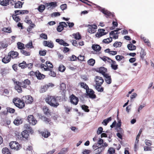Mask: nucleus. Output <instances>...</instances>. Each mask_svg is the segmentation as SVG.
<instances>
[{
    "mask_svg": "<svg viewBox=\"0 0 154 154\" xmlns=\"http://www.w3.org/2000/svg\"><path fill=\"white\" fill-rule=\"evenodd\" d=\"M27 120L29 123L33 125H35L37 123L36 119L32 115H29L27 118Z\"/></svg>",
    "mask_w": 154,
    "mask_h": 154,
    "instance_id": "6",
    "label": "nucleus"
},
{
    "mask_svg": "<svg viewBox=\"0 0 154 154\" xmlns=\"http://www.w3.org/2000/svg\"><path fill=\"white\" fill-rule=\"evenodd\" d=\"M60 8L63 11L66 9V4H62L60 5Z\"/></svg>",
    "mask_w": 154,
    "mask_h": 154,
    "instance_id": "63",
    "label": "nucleus"
},
{
    "mask_svg": "<svg viewBox=\"0 0 154 154\" xmlns=\"http://www.w3.org/2000/svg\"><path fill=\"white\" fill-rule=\"evenodd\" d=\"M80 85L81 87L85 89L86 90V91L89 89L88 85L84 82L81 83Z\"/></svg>",
    "mask_w": 154,
    "mask_h": 154,
    "instance_id": "40",
    "label": "nucleus"
},
{
    "mask_svg": "<svg viewBox=\"0 0 154 154\" xmlns=\"http://www.w3.org/2000/svg\"><path fill=\"white\" fill-rule=\"evenodd\" d=\"M50 135V133L46 131L43 132L42 134V136H43L45 138H47Z\"/></svg>",
    "mask_w": 154,
    "mask_h": 154,
    "instance_id": "38",
    "label": "nucleus"
},
{
    "mask_svg": "<svg viewBox=\"0 0 154 154\" xmlns=\"http://www.w3.org/2000/svg\"><path fill=\"white\" fill-rule=\"evenodd\" d=\"M8 56H10L11 58L14 59L18 57L19 53L17 51H11L8 53Z\"/></svg>",
    "mask_w": 154,
    "mask_h": 154,
    "instance_id": "11",
    "label": "nucleus"
},
{
    "mask_svg": "<svg viewBox=\"0 0 154 154\" xmlns=\"http://www.w3.org/2000/svg\"><path fill=\"white\" fill-rule=\"evenodd\" d=\"M116 60L118 61L123 62L124 61L125 57L122 56L118 55L115 57Z\"/></svg>",
    "mask_w": 154,
    "mask_h": 154,
    "instance_id": "25",
    "label": "nucleus"
},
{
    "mask_svg": "<svg viewBox=\"0 0 154 154\" xmlns=\"http://www.w3.org/2000/svg\"><path fill=\"white\" fill-rule=\"evenodd\" d=\"M15 109L10 107H8L7 109L8 112L11 113H14L15 112Z\"/></svg>",
    "mask_w": 154,
    "mask_h": 154,
    "instance_id": "64",
    "label": "nucleus"
},
{
    "mask_svg": "<svg viewBox=\"0 0 154 154\" xmlns=\"http://www.w3.org/2000/svg\"><path fill=\"white\" fill-rule=\"evenodd\" d=\"M108 152L110 154H113L115 152V150L113 148L111 147L109 149Z\"/></svg>",
    "mask_w": 154,
    "mask_h": 154,
    "instance_id": "56",
    "label": "nucleus"
},
{
    "mask_svg": "<svg viewBox=\"0 0 154 154\" xmlns=\"http://www.w3.org/2000/svg\"><path fill=\"white\" fill-rule=\"evenodd\" d=\"M60 89L62 91L65 90L66 88V84L64 83H62L60 84Z\"/></svg>",
    "mask_w": 154,
    "mask_h": 154,
    "instance_id": "57",
    "label": "nucleus"
},
{
    "mask_svg": "<svg viewBox=\"0 0 154 154\" xmlns=\"http://www.w3.org/2000/svg\"><path fill=\"white\" fill-rule=\"evenodd\" d=\"M56 42L60 45H63L64 46H68L69 45L67 43L65 42L63 40L59 39H57Z\"/></svg>",
    "mask_w": 154,
    "mask_h": 154,
    "instance_id": "17",
    "label": "nucleus"
},
{
    "mask_svg": "<svg viewBox=\"0 0 154 154\" xmlns=\"http://www.w3.org/2000/svg\"><path fill=\"white\" fill-rule=\"evenodd\" d=\"M2 31L5 32L10 33L11 32V30L10 28H4L2 29Z\"/></svg>",
    "mask_w": 154,
    "mask_h": 154,
    "instance_id": "50",
    "label": "nucleus"
},
{
    "mask_svg": "<svg viewBox=\"0 0 154 154\" xmlns=\"http://www.w3.org/2000/svg\"><path fill=\"white\" fill-rule=\"evenodd\" d=\"M11 58L10 56H8V54L7 56H5L2 59V61L5 63H9L11 60Z\"/></svg>",
    "mask_w": 154,
    "mask_h": 154,
    "instance_id": "18",
    "label": "nucleus"
},
{
    "mask_svg": "<svg viewBox=\"0 0 154 154\" xmlns=\"http://www.w3.org/2000/svg\"><path fill=\"white\" fill-rule=\"evenodd\" d=\"M45 6L44 5H39L38 8V10L40 12H42L45 10Z\"/></svg>",
    "mask_w": 154,
    "mask_h": 154,
    "instance_id": "35",
    "label": "nucleus"
},
{
    "mask_svg": "<svg viewBox=\"0 0 154 154\" xmlns=\"http://www.w3.org/2000/svg\"><path fill=\"white\" fill-rule=\"evenodd\" d=\"M45 100L51 106L54 107L56 108L59 105L55 96H48L45 99Z\"/></svg>",
    "mask_w": 154,
    "mask_h": 154,
    "instance_id": "1",
    "label": "nucleus"
},
{
    "mask_svg": "<svg viewBox=\"0 0 154 154\" xmlns=\"http://www.w3.org/2000/svg\"><path fill=\"white\" fill-rule=\"evenodd\" d=\"M17 45L18 48L19 49L21 50L25 48L24 45L20 42H18L17 43Z\"/></svg>",
    "mask_w": 154,
    "mask_h": 154,
    "instance_id": "39",
    "label": "nucleus"
},
{
    "mask_svg": "<svg viewBox=\"0 0 154 154\" xmlns=\"http://www.w3.org/2000/svg\"><path fill=\"white\" fill-rule=\"evenodd\" d=\"M128 49L130 51L134 50L136 49V46L132 44H128L127 45Z\"/></svg>",
    "mask_w": 154,
    "mask_h": 154,
    "instance_id": "30",
    "label": "nucleus"
},
{
    "mask_svg": "<svg viewBox=\"0 0 154 154\" xmlns=\"http://www.w3.org/2000/svg\"><path fill=\"white\" fill-rule=\"evenodd\" d=\"M95 81L97 85L98 86H100L104 81L102 78L99 76H96Z\"/></svg>",
    "mask_w": 154,
    "mask_h": 154,
    "instance_id": "13",
    "label": "nucleus"
},
{
    "mask_svg": "<svg viewBox=\"0 0 154 154\" xmlns=\"http://www.w3.org/2000/svg\"><path fill=\"white\" fill-rule=\"evenodd\" d=\"M40 36L41 38L45 40L47 39L48 38L47 35L45 33L41 34Z\"/></svg>",
    "mask_w": 154,
    "mask_h": 154,
    "instance_id": "60",
    "label": "nucleus"
},
{
    "mask_svg": "<svg viewBox=\"0 0 154 154\" xmlns=\"http://www.w3.org/2000/svg\"><path fill=\"white\" fill-rule=\"evenodd\" d=\"M95 63L94 60L93 59H91L88 61V64L91 66H93Z\"/></svg>",
    "mask_w": 154,
    "mask_h": 154,
    "instance_id": "42",
    "label": "nucleus"
},
{
    "mask_svg": "<svg viewBox=\"0 0 154 154\" xmlns=\"http://www.w3.org/2000/svg\"><path fill=\"white\" fill-rule=\"evenodd\" d=\"M95 89L98 91L101 92L103 91V88L101 87L100 86L97 85L95 86Z\"/></svg>",
    "mask_w": 154,
    "mask_h": 154,
    "instance_id": "55",
    "label": "nucleus"
},
{
    "mask_svg": "<svg viewBox=\"0 0 154 154\" xmlns=\"http://www.w3.org/2000/svg\"><path fill=\"white\" fill-rule=\"evenodd\" d=\"M48 74L51 76L53 77H55L56 75V73L54 71H52L50 69Z\"/></svg>",
    "mask_w": 154,
    "mask_h": 154,
    "instance_id": "51",
    "label": "nucleus"
},
{
    "mask_svg": "<svg viewBox=\"0 0 154 154\" xmlns=\"http://www.w3.org/2000/svg\"><path fill=\"white\" fill-rule=\"evenodd\" d=\"M13 102L16 106L20 109H22L25 106L24 102L18 98H14L13 100Z\"/></svg>",
    "mask_w": 154,
    "mask_h": 154,
    "instance_id": "2",
    "label": "nucleus"
},
{
    "mask_svg": "<svg viewBox=\"0 0 154 154\" xmlns=\"http://www.w3.org/2000/svg\"><path fill=\"white\" fill-rule=\"evenodd\" d=\"M9 146L11 149L16 150L19 149L20 148L19 144L16 141L11 142L9 143Z\"/></svg>",
    "mask_w": 154,
    "mask_h": 154,
    "instance_id": "3",
    "label": "nucleus"
},
{
    "mask_svg": "<svg viewBox=\"0 0 154 154\" xmlns=\"http://www.w3.org/2000/svg\"><path fill=\"white\" fill-rule=\"evenodd\" d=\"M110 64L112 69L116 70L118 69V65L116 64V61L112 60Z\"/></svg>",
    "mask_w": 154,
    "mask_h": 154,
    "instance_id": "22",
    "label": "nucleus"
},
{
    "mask_svg": "<svg viewBox=\"0 0 154 154\" xmlns=\"http://www.w3.org/2000/svg\"><path fill=\"white\" fill-rule=\"evenodd\" d=\"M104 76L105 78V80L106 82L108 84H110L112 82L111 76L107 74H105Z\"/></svg>",
    "mask_w": 154,
    "mask_h": 154,
    "instance_id": "23",
    "label": "nucleus"
},
{
    "mask_svg": "<svg viewBox=\"0 0 154 154\" xmlns=\"http://www.w3.org/2000/svg\"><path fill=\"white\" fill-rule=\"evenodd\" d=\"M122 43L120 42H116L113 44V46L115 48L120 47L121 46Z\"/></svg>",
    "mask_w": 154,
    "mask_h": 154,
    "instance_id": "43",
    "label": "nucleus"
},
{
    "mask_svg": "<svg viewBox=\"0 0 154 154\" xmlns=\"http://www.w3.org/2000/svg\"><path fill=\"white\" fill-rule=\"evenodd\" d=\"M26 63L25 61H23L22 63L19 64L18 66L22 69H24L26 68Z\"/></svg>",
    "mask_w": 154,
    "mask_h": 154,
    "instance_id": "44",
    "label": "nucleus"
},
{
    "mask_svg": "<svg viewBox=\"0 0 154 154\" xmlns=\"http://www.w3.org/2000/svg\"><path fill=\"white\" fill-rule=\"evenodd\" d=\"M70 102L71 103L75 105H76L77 104L79 99L78 97H76L73 94H72L70 97Z\"/></svg>",
    "mask_w": 154,
    "mask_h": 154,
    "instance_id": "10",
    "label": "nucleus"
},
{
    "mask_svg": "<svg viewBox=\"0 0 154 154\" xmlns=\"http://www.w3.org/2000/svg\"><path fill=\"white\" fill-rule=\"evenodd\" d=\"M0 45L2 47V49L5 48L8 46V45L6 43H4L3 42H0Z\"/></svg>",
    "mask_w": 154,
    "mask_h": 154,
    "instance_id": "58",
    "label": "nucleus"
},
{
    "mask_svg": "<svg viewBox=\"0 0 154 154\" xmlns=\"http://www.w3.org/2000/svg\"><path fill=\"white\" fill-rule=\"evenodd\" d=\"M10 0H2L0 2V5L3 6H7L9 5Z\"/></svg>",
    "mask_w": 154,
    "mask_h": 154,
    "instance_id": "28",
    "label": "nucleus"
},
{
    "mask_svg": "<svg viewBox=\"0 0 154 154\" xmlns=\"http://www.w3.org/2000/svg\"><path fill=\"white\" fill-rule=\"evenodd\" d=\"M35 76L38 79L40 80L43 79L45 78V76L44 75L41 74L38 71L36 72Z\"/></svg>",
    "mask_w": 154,
    "mask_h": 154,
    "instance_id": "20",
    "label": "nucleus"
},
{
    "mask_svg": "<svg viewBox=\"0 0 154 154\" xmlns=\"http://www.w3.org/2000/svg\"><path fill=\"white\" fill-rule=\"evenodd\" d=\"M100 57V59L104 61L106 63H108L110 64L112 61V60H111L109 57L105 56H104L102 57Z\"/></svg>",
    "mask_w": 154,
    "mask_h": 154,
    "instance_id": "16",
    "label": "nucleus"
},
{
    "mask_svg": "<svg viewBox=\"0 0 154 154\" xmlns=\"http://www.w3.org/2000/svg\"><path fill=\"white\" fill-rule=\"evenodd\" d=\"M24 128L25 129H28V131L32 134H33L34 132L33 131L32 128L30 127L29 125L28 124H25L24 125Z\"/></svg>",
    "mask_w": 154,
    "mask_h": 154,
    "instance_id": "36",
    "label": "nucleus"
},
{
    "mask_svg": "<svg viewBox=\"0 0 154 154\" xmlns=\"http://www.w3.org/2000/svg\"><path fill=\"white\" fill-rule=\"evenodd\" d=\"M21 134L23 138H25L26 140L28 139L29 137V135L27 130H25L23 131L21 133Z\"/></svg>",
    "mask_w": 154,
    "mask_h": 154,
    "instance_id": "26",
    "label": "nucleus"
},
{
    "mask_svg": "<svg viewBox=\"0 0 154 154\" xmlns=\"http://www.w3.org/2000/svg\"><path fill=\"white\" fill-rule=\"evenodd\" d=\"M41 68H43L45 71H49L50 69L47 66V65H45L44 64H41L40 65Z\"/></svg>",
    "mask_w": 154,
    "mask_h": 154,
    "instance_id": "48",
    "label": "nucleus"
},
{
    "mask_svg": "<svg viewBox=\"0 0 154 154\" xmlns=\"http://www.w3.org/2000/svg\"><path fill=\"white\" fill-rule=\"evenodd\" d=\"M112 118L111 117H109L106 119H104L102 122V124L105 126H106L108 123L111 121Z\"/></svg>",
    "mask_w": 154,
    "mask_h": 154,
    "instance_id": "32",
    "label": "nucleus"
},
{
    "mask_svg": "<svg viewBox=\"0 0 154 154\" xmlns=\"http://www.w3.org/2000/svg\"><path fill=\"white\" fill-rule=\"evenodd\" d=\"M121 29L117 28L116 30L111 31L109 34L110 36H112V35L119 34V32H118V31Z\"/></svg>",
    "mask_w": 154,
    "mask_h": 154,
    "instance_id": "33",
    "label": "nucleus"
},
{
    "mask_svg": "<svg viewBox=\"0 0 154 154\" xmlns=\"http://www.w3.org/2000/svg\"><path fill=\"white\" fill-rule=\"evenodd\" d=\"M92 49L95 51H99L101 49V47L97 45H94L92 46Z\"/></svg>",
    "mask_w": 154,
    "mask_h": 154,
    "instance_id": "31",
    "label": "nucleus"
},
{
    "mask_svg": "<svg viewBox=\"0 0 154 154\" xmlns=\"http://www.w3.org/2000/svg\"><path fill=\"white\" fill-rule=\"evenodd\" d=\"M43 111L44 113L46 115L48 114L49 113V111L48 107L44 106L43 107Z\"/></svg>",
    "mask_w": 154,
    "mask_h": 154,
    "instance_id": "54",
    "label": "nucleus"
},
{
    "mask_svg": "<svg viewBox=\"0 0 154 154\" xmlns=\"http://www.w3.org/2000/svg\"><path fill=\"white\" fill-rule=\"evenodd\" d=\"M23 3L20 1H18L15 3L14 7L15 8H21L22 7Z\"/></svg>",
    "mask_w": 154,
    "mask_h": 154,
    "instance_id": "27",
    "label": "nucleus"
},
{
    "mask_svg": "<svg viewBox=\"0 0 154 154\" xmlns=\"http://www.w3.org/2000/svg\"><path fill=\"white\" fill-rule=\"evenodd\" d=\"M82 109L84 110L85 112H88L89 111V110L88 109V107L85 105H82L81 106Z\"/></svg>",
    "mask_w": 154,
    "mask_h": 154,
    "instance_id": "49",
    "label": "nucleus"
},
{
    "mask_svg": "<svg viewBox=\"0 0 154 154\" xmlns=\"http://www.w3.org/2000/svg\"><path fill=\"white\" fill-rule=\"evenodd\" d=\"M14 124L16 125H18L22 123V121L21 118L17 117L14 121Z\"/></svg>",
    "mask_w": 154,
    "mask_h": 154,
    "instance_id": "24",
    "label": "nucleus"
},
{
    "mask_svg": "<svg viewBox=\"0 0 154 154\" xmlns=\"http://www.w3.org/2000/svg\"><path fill=\"white\" fill-rule=\"evenodd\" d=\"M21 53L26 56H28L30 54V53L29 52H27L25 50H22L21 51Z\"/></svg>",
    "mask_w": 154,
    "mask_h": 154,
    "instance_id": "61",
    "label": "nucleus"
},
{
    "mask_svg": "<svg viewBox=\"0 0 154 154\" xmlns=\"http://www.w3.org/2000/svg\"><path fill=\"white\" fill-rule=\"evenodd\" d=\"M22 100L26 104L31 103L33 101L32 97L30 96H23L22 98Z\"/></svg>",
    "mask_w": 154,
    "mask_h": 154,
    "instance_id": "5",
    "label": "nucleus"
},
{
    "mask_svg": "<svg viewBox=\"0 0 154 154\" xmlns=\"http://www.w3.org/2000/svg\"><path fill=\"white\" fill-rule=\"evenodd\" d=\"M88 31L90 33H94L96 32L97 26L94 24H89L88 25Z\"/></svg>",
    "mask_w": 154,
    "mask_h": 154,
    "instance_id": "4",
    "label": "nucleus"
},
{
    "mask_svg": "<svg viewBox=\"0 0 154 154\" xmlns=\"http://www.w3.org/2000/svg\"><path fill=\"white\" fill-rule=\"evenodd\" d=\"M43 44L45 46L51 48H52L54 47V45L51 41H44L43 42Z\"/></svg>",
    "mask_w": 154,
    "mask_h": 154,
    "instance_id": "12",
    "label": "nucleus"
},
{
    "mask_svg": "<svg viewBox=\"0 0 154 154\" xmlns=\"http://www.w3.org/2000/svg\"><path fill=\"white\" fill-rule=\"evenodd\" d=\"M104 150V147L103 146H100L97 149V153H99V154H101V152H102Z\"/></svg>",
    "mask_w": 154,
    "mask_h": 154,
    "instance_id": "34",
    "label": "nucleus"
},
{
    "mask_svg": "<svg viewBox=\"0 0 154 154\" xmlns=\"http://www.w3.org/2000/svg\"><path fill=\"white\" fill-rule=\"evenodd\" d=\"M14 83L15 85V90L17 91L18 93H21L22 92V90L20 86L21 85V83L14 81Z\"/></svg>",
    "mask_w": 154,
    "mask_h": 154,
    "instance_id": "7",
    "label": "nucleus"
},
{
    "mask_svg": "<svg viewBox=\"0 0 154 154\" xmlns=\"http://www.w3.org/2000/svg\"><path fill=\"white\" fill-rule=\"evenodd\" d=\"M146 54V52L144 49H142L140 52V57L142 59H143L144 57Z\"/></svg>",
    "mask_w": 154,
    "mask_h": 154,
    "instance_id": "46",
    "label": "nucleus"
},
{
    "mask_svg": "<svg viewBox=\"0 0 154 154\" xmlns=\"http://www.w3.org/2000/svg\"><path fill=\"white\" fill-rule=\"evenodd\" d=\"M57 2H51L50 3H48L45 4L46 7H48V8H50L51 7L54 8L57 6Z\"/></svg>",
    "mask_w": 154,
    "mask_h": 154,
    "instance_id": "21",
    "label": "nucleus"
},
{
    "mask_svg": "<svg viewBox=\"0 0 154 154\" xmlns=\"http://www.w3.org/2000/svg\"><path fill=\"white\" fill-rule=\"evenodd\" d=\"M65 69V67L63 65H60L59 67V70L61 72H63Z\"/></svg>",
    "mask_w": 154,
    "mask_h": 154,
    "instance_id": "52",
    "label": "nucleus"
},
{
    "mask_svg": "<svg viewBox=\"0 0 154 154\" xmlns=\"http://www.w3.org/2000/svg\"><path fill=\"white\" fill-rule=\"evenodd\" d=\"M12 17L14 20L16 22H18L20 20L19 17L17 15L13 14Z\"/></svg>",
    "mask_w": 154,
    "mask_h": 154,
    "instance_id": "53",
    "label": "nucleus"
},
{
    "mask_svg": "<svg viewBox=\"0 0 154 154\" xmlns=\"http://www.w3.org/2000/svg\"><path fill=\"white\" fill-rule=\"evenodd\" d=\"M67 25L65 22H61L59 23V25L57 26V30L59 32H61L64 27H67Z\"/></svg>",
    "mask_w": 154,
    "mask_h": 154,
    "instance_id": "9",
    "label": "nucleus"
},
{
    "mask_svg": "<svg viewBox=\"0 0 154 154\" xmlns=\"http://www.w3.org/2000/svg\"><path fill=\"white\" fill-rule=\"evenodd\" d=\"M96 71L97 72L101 73L104 76L105 75V74H106L105 73L107 71V69L103 67H101L97 68Z\"/></svg>",
    "mask_w": 154,
    "mask_h": 154,
    "instance_id": "15",
    "label": "nucleus"
},
{
    "mask_svg": "<svg viewBox=\"0 0 154 154\" xmlns=\"http://www.w3.org/2000/svg\"><path fill=\"white\" fill-rule=\"evenodd\" d=\"M101 11L105 15L108 16H109L112 15V17L114 16V15L112 14V13L107 10H105L104 8H102L101 9Z\"/></svg>",
    "mask_w": 154,
    "mask_h": 154,
    "instance_id": "19",
    "label": "nucleus"
},
{
    "mask_svg": "<svg viewBox=\"0 0 154 154\" xmlns=\"http://www.w3.org/2000/svg\"><path fill=\"white\" fill-rule=\"evenodd\" d=\"M47 51L45 50H43L42 51H39V54L41 56H44L46 54Z\"/></svg>",
    "mask_w": 154,
    "mask_h": 154,
    "instance_id": "59",
    "label": "nucleus"
},
{
    "mask_svg": "<svg viewBox=\"0 0 154 154\" xmlns=\"http://www.w3.org/2000/svg\"><path fill=\"white\" fill-rule=\"evenodd\" d=\"M48 89V85H45L42 86L40 90V92L41 93H43L46 91Z\"/></svg>",
    "mask_w": 154,
    "mask_h": 154,
    "instance_id": "37",
    "label": "nucleus"
},
{
    "mask_svg": "<svg viewBox=\"0 0 154 154\" xmlns=\"http://www.w3.org/2000/svg\"><path fill=\"white\" fill-rule=\"evenodd\" d=\"M112 41V37H110V38L104 39L103 40V42L105 43H109L111 42Z\"/></svg>",
    "mask_w": 154,
    "mask_h": 154,
    "instance_id": "47",
    "label": "nucleus"
},
{
    "mask_svg": "<svg viewBox=\"0 0 154 154\" xmlns=\"http://www.w3.org/2000/svg\"><path fill=\"white\" fill-rule=\"evenodd\" d=\"M86 93L87 95L90 98L94 99L96 98V95L94 94V92L93 90L91 89H88V90L86 91Z\"/></svg>",
    "mask_w": 154,
    "mask_h": 154,
    "instance_id": "8",
    "label": "nucleus"
},
{
    "mask_svg": "<svg viewBox=\"0 0 154 154\" xmlns=\"http://www.w3.org/2000/svg\"><path fill=\"white\" fill-rule=\"evenodd\" d=\"M105 31V30L103 29H99L98 32L96 34V37L99 38L106 34V33L104 32Z\"/></svg>",
    "mask_w": 154,
    "mask_h": 154,
    "instance_id": "14",
    "label": "nucleus"
},
{
    "mask_svg": "<svg viewBox=\"0 0 154 154\" xmlns=\"http://www.w3.org/2000/svg\"><path fill=\"white\" fill-rule=\"evenodd\" d=\"M2 152L3 154H11L9 150L6 148H3L2 150Z\"/></svg>",
    "mask_w": 154,
    "mask_h": 154,
    "instance_id": "45",
    "label": "nucleus"
},
{
    "mask_svg": "<svg viewBox=\"0 0 154 154\" xmlns=\"http://www.w3.org/2000/svg\"><path fill=\"white\" fill-rule=\"evenodd\" d=\"M73 36L74 38L76 40H79L81 38V36L79 33L77 32L75 34H73Z\"/></svg>",
    "mask_w": 154,
    "mask_h": 154,
    "instance_id": "41",
    "label": "nucleus"
},
{
    "mask_svg": "<svg viewBox=\"0 0 154 154\" xmlns=\"http://www.w3.org/2000/svg\"><path fill=\"white\" fill-rule=\"evenodd\" d=\"M46 64L47 65V66L48 67V68H53V65L52 64V63L49 61H47L46 62Z\"/></svg>",
    "mask_w": 154,
    "mask_h": 154,
    "instance_id": "62",
    "label": "nucleus"
},
{
    "mask_svg": "<svg viewBox=\"0 0 154 154\" xmlns=\"http://www.w3.org/2000/svg\"><path fill=\"white\" fill-rule=\"evenodd\" d=\"M105 52L106 53H109L110 55H115L117 54L116 51H111L109 49H107L105 50Z\"/></svg>",
    "mask_w": 154,
    "mask_h": 154,
    "instance_id": "29",
    "label": "nucleus"
}]
</instances>
